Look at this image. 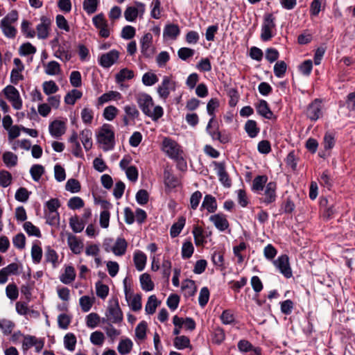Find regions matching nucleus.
<instances>
[{"label": "nucleus", "instance_id": "1", "mask_svg": "<svg viewBox=\"0 0 355 355\" xmlns=\"http://www.w3.org/2000/svg\"><path fill=\"white\" fill-rule=\"evenodd\" d=\"M136 102L142 112L154 121L159 119L164 114V110L160 105L154 106L151 96L146 93H139L135 96Z\"/></svg>", "mask_w": 355, "mask_h": 355}, {"label": "nucleus", "instance_id": "2", "mask_svg": "<svg viewBox=\"0 0 355 355\" xmlns=\"http://www.w3.org/2000/svg\"><path fill=\"white\" fill-rule=\"evenodd\" d=\"M97 141L102 145L104 151H108L114 148L115 144V135L113 128L110 124L105 123L98 130Z\"/></svg>", "mask_w": 355, "mask_h": 355}, {"label": "nucleus", "instance_id": "3", "mask_svg": "<svg viewBox=\"0 0 355 355\" xmlns=\"http://www.w3.org/2000/svg\"><path fill=\"white\" fill-rule=\"evenodd\" d=\"M162 150L170 158L178 160L180 164H182L184 166H185L183 151L175 141L170 138H164L162 142Z\"/></svg>", "mask_w": 355, "mask_h": 355}, {"label": "nucleus", "instance_id": "4", "mask_svg": "<svg viewBox=\"0 0 355 355\" xmlns=\"http://www.w3.org/2000/svg\"><path fill=\"white\" fill-rule=\"evenodd\" d=\"M18 19V13L16 10H12L0 23V27L4 35L8 38H14L17 34V29L12 26Z\"/></svg>", "mask_w": 355, "mask_h": 355}, {"label": "nucleus", "instance_id": "5", "mask_svg": "<svg viewBox=\"0 0 355 355\" xmlns=\"http://www.w3.org/2000/svg\"><path fill=\"white\" fill-rule=\"evenodd\" d=\"M176 89V82L172 79L171 77L165 76L163 77L162 83L157 88V94L160 98L166 101L171 92Z\"/></svg>", "mask_w": 355, "mask_h": 355}, {"label": "nucleus", "instance_id": "6", "mask_svg": "<svg viewBox=\"0 0 355 355\" xmlns=\"http://www.w3.org/2000/svg\"><path fill=\"white\" fill-rule=\"evenodd\" d=\"M275 18L272 14H268L264 18L261 27V39L266 42L273 37V31L275 28Z\"/></svg>", "mask_w": 355, "mask_h": 355}, {"label": "nucleus", "instance_id": "7", "mask_svg": "<svg viewBox=\"0 0 355 355\" xmlns=\"http://www.w3.org/2000/svg\"><path fill=\"white\" fill-rule=\"evenodd\" d=\"M3 93L15 110H20L22 107L21 98L18 90L15 87L8 85L4 88Z\"/></svg>", "mask_w": 355, "mask_h": 355}, {"label": "nucleus", "instance_id": "8", "mask_svg": "<svg viewBox=\"0 0 355 355\" xmlns=\"http://www.w3.org/2000/svg\"><path fill=\"white\" fill-rule=\"evenodd\" d=\"M125 112L123 116V122L125 126L132 123L135 124V120L139 119L140 113L136 105L133 104L126 105L123 107Z\"/></svg>", "mask_w": 355, "mask_h": 355}, {"label": "nucleus", "instance_id": "9", "mask_svg": "<svg viewBox=\"0 0 355 355\" xmlns=\"http://www.w3.org/2000/svg\"><path fill=\"white\" fill-rule=\"evenodd\" d=\"M306 116L311 121H317L322 115V105L320 99H315L307 107Z\"/></svg>", "mask_w": 355, "mask_h": 355}, {"label": "nucleus", "instance_id": "10", "mask_svg": "<svg viewBox=\"0 0 355 355\" xmlns=\"http://www.w3.org/2000/svg\"><path fill=\"white\" fill-rule=\"evenodd\" d=\"M92 21L95 27L99 30L101 37L107 38L110 36V31L108 28L107 21L103 13L94 16L92 19Z\"/></svg>", "mask_w": 355, "mask_h": 355}, {"label": "nucleus", "instance_id": "11", "mask_svg": "<svg viewBox=\"0 0 355 355\" xmlns=\"http://www.w3.org/2000/svg\"><path fill=\"white\" fill-rule=\"evenodd\" d=\"M277 184L274 182H268L264 189L263 196L259 198L261 203L266 205L274 202L276 200Z\"/></svg>", "mask_w": 355, "mask_h": 355}, {"label": "nucleus", "instance_id": "12", "mask_svg": "<svg viewBox=\"0 0 355 355\" xmlns=\"http://www.w3.org/2000/svg\"><path fill=\"white\" fill-rule=\"evenodd\" d=\"M273 263L285 277H292V270L290 267L288 257L286 254L279 257Z\"/></svg>", "mask_w": 355, "mask_h": 355}, {"label": "nucleus", "instance_id": "13", "mask_svg": "<svg viewBox=\"0 0 355 355\" xmlns=\"http://www.w3.org/2000/svg\"><path fill=\"white\" fill-rule=\"evenodd\" d=\"M106 317L107 320L112 323H120L123 320V313L118 302L108 307Z\"/></svg>", "mask_w": 355, "mask_h": 355}, {"label": "nucleus", "instance_id": "14", "mask_svg": "<svg viewBox=\"0 0 355 355\" xmlns=\"http://www.w3.org/2000/svg\"><path fill=\"white\" fill-rule=\"evenodd\" d=\"M216 169L217 171V175L218 176L220 182L223 184L225 187L229 188L232 185L231 179L229 177L228 173L225 170V165L223 162H214Z\"/></svg>", "mask_w": 355, "mask_h": 355}, {"label": "nucleus", "instance_id": "15", "mask_svg": "<svg viewBox=\"0 0 355 355\" xmlns=\"http://www.w3.org/2000/svg\"><path fill=\"white\" fill-rule=\"evenodd\" d=\"M66 123L60 120H54L49 127V132L52 137L58 138L63 135L66 132Z\"/></svg>", "mask_w": 355, "mask_h": 355}, {"label": "nucleus", "instance_id": "16", "mask_svg": "<svg viewBox=\"0 0 355 355\" xmlns=\"http://www.w3.org/2000/svg\"><path fill=\"white\" fill-rule=\"evenodd\" d=\"M119 53L116 50H112L103 54L100 58V64L104 68H109L119 59Z\"/></svg>", "mask_w": 355, "mask_h": 355}, {"label": "nucleus", "instance_id": "17", "mask_svg": "<svg viewBox=\"0 0 355 355\" xmlns=\"http://www.w3.org/2000/svg\"><path fill=\"white\" fill-rule=\"evenodd\" d=\"M41 22L36 27L37 35L39 39H46L49 37L51 20L46 17L41 18Z\"/></svg>", "mask_w": 355, "mask_h": 355}, {"label": "nucleus", "instance_id": "18", "mask_svg": "<svg viewBox=\"0 0 355 355\" xmlns=\"http://www.w3.org/2000/svg\"><path fill=\"white\" fill-rule=\"evenodd\" d=\"M209 220L220 231H225L229 227L230 225L226 216L222 213L211 215L209 217Z\"/></svg>", "mask_w": 355, "mask_h": 355}, {"label": "nucleus", "instance_id": "19", "mask_svg": "<svg viewBox=\"0 0 355 355\" xmlns=\"http://www.w3.org/2000/svg\"><path fill=\"white\" fill-rule=\"evenodd\" d=\"M255 107L259 114L268 119H272L273 113L270 110L268 103L265 100H260L255 105Z\"/></svg>", "mask_w": 355, "mask_h": 355}, {"label": "nucleus", "instance_id": "20", "mask_svg": "<svg viewBox=\"0 0 355 355\" xmlns=\"http://www.w3.org/2000/svg\"><path fill=\"white\" fill-rule=\"evenodd\" d=\"M76 273L74 268L71 266H67L64 268V272L60 276V280L64 284H70L76 279Z\"/></svg>", "mask_w": 355, "mask_h": 355}, {"label": "nucleus", "instance_id": "21", "mask_svg": "<svg viewBox=\"0 0 355 355\" xmlns=\"http://www.w3.org/2000/svg\"><path fill=\"white\" fill-rule=\"evenodd\" d=\"M127 247L128 243L125 239L119 237L112 246V251L116 256H122L125 253Z\"/></svg>", "mask_w": 355, "mask_h": 355}, {"label": "nucleus", "instance_id": "22", "mask_svg": "<svg viewBox=\"0 0 355 355\" xmlns=\"http://www.w3.org/2000/svg\"><path fill=\"white\" fill-rule=\"evenodd\" d=\"M67 243L71 250L74 254H78L81 252L83 245L82 242L76 236L69 234L67 237Z\"/></svg>", "mask_w": 355, "mask_h": 355}, {"label": "nucleus", "instance_id": "23", "mask_svg": "<svg viewBox=\"0 0 355 355\" xmlns=\"http://www.w3.org/2000/svg\"><path fill=\"white\" fill-rule=\"evenodd\" d=\"M133 261L137 270L142 271L146 266L147 257L143 252L137 250L134 253Z\"/></svg>", "mask_w": 355, "mask_h": 355}, {"label": "nucleus", "instance_id": "24", "mask_svg": "<svg viewBox=\"0 0 355 355\" xmlns=\"http://www.w3.org/2000/svg\"><path fill=\"white\" fill-rule=\"evenodd\" d=\"M216 198L211 195H206L204 198L201 208H204L209 213H214L217 210Z\"/></svg>", "mask_w": 355, "mask_h": 355}, {"label": "nucleus", "instance_id": "25", "mask_svg": "<svg viewBox=\"0 0 355 355\" xmlns=\"http://www.w3.org/2000/svg\"><path fill=\"white\" fill-rule=\"evenodd\" d=\"M268 181L266 175H258L254 178L252 181V190L257 193H260L263 190L264 187Z\"/></svg>", "mask_w": 355, "mask_h": 355}, {"label": "nucleus", "instance_id": "26", "mask_svg": "<svg viewBox=\"0 0 355 355\" xmlns=\"http://www.w3.org/2000/svg\"><path fill=\"white\" fill-rule=\"evenodd\" d=\"M122 98L121 93L116 91H110L105 93L98 98V103L103 105L110 101H118Z\"/></svg>", "mask_w": 355, "mask_h": 355}, {"label": "nucleus", "instance_id": "27", "mask_svg": "<svg viewBox=\"0 0 355 355\" xmlns=\"http://www.w3.org/2000/svg\"><path fill=\"white\" fill-rule=\"evenodd\" d=\"M180 34L179 26L176 24L166 25L164 29L163 35L164 37H168L175 40Z\"/></svg>", "mask_w": 355, "mask_h": 355}, {"label": "nucleus", "instance_id": "28", "mask_svg": "<svg viewBox=\"0 0 355 355\" xmlns=\"http://www.w3.org/2000/svg\"><path fill=\"white\" fill-rule=\"evenodd\" d=\"M186 219L184 217L181 216L178 218V221L175 223L171 227L170 234L172 238L177 237L182 230L185 225Z\"/></svg>", "mask_w": 355, "mask_h": 355}, {"label": "nucleus", "instance_id": "29", "mask_svg": "<svg viewBox=\"0 0 355 355\" xmlns=\"http://www.w3.org/2000/svg\"><path fill=\"white\" fill-rule=\"evenodd\" d=\"M92 135L91 130L87 129L83 130L80 135L81 142L87 151L92 147Z\"/></svg>", "mask_w": 355, "mask_h": 355}, {"label": "nucleus", "instance_id": "30", "mask_svg": "<svg viewBox=\"0 0 355 355\" xmlns=\"http://www.w3.org/2000/svg\"><path fill=\"white\" fill-rule=\"evenodd\" d=\"M133 343L129 338L121 340L117 347L118 352L121 355L129 354L132 349Z\"/></svg>", "mask_w": 355, "mask_h": 355}, {"label": "nucleus", "instance_id": "31", "mask_svg": "<svg viewBox=\"0 0 355 355\" xmlns=\"http://www.w3.org/2000/svg\"><path fill=\"white\" fill-rule=\"evenodd\" d=\"M44 71L49 76L58 75L61 71L60 65L56 61H51L44 65Z\"/></svg>", "mask_w": 355, "mask_h": 355}, {"label": "nucleus", "instance_id": "32", "mask_svg": "<svg viewBox=\"0 0 355 355\" xmlns=\"http://www.w3.org/2000/svg\"><path fill=\"white\" fill-rule=\"evenodd\" d=\"M3 161L8 168L14 167L17 164L18 157L12 152L6 151L3 154Z\"/></svg>", "mask_w": 355, "mask_h": 355}, {"label": "nucleus", "instance_id": "33", "mask_svg": "<svg viewBox=\"0 0 355 355\" xmlns=\"http://www.w3.org/2000/svg\"><path fill=\"white\" fill-rule=\"evenodd\" d=\"M82 96V92L76 89H73L68 92L64 96V103L67 105H74L76 101L80 99Z\"/></svg>", "mask_w": 355, "mask_h": 355}, {"label": "nucleus", "instance_id": "34", "mask_svg": "<svg viewBox=\"0 0 355 355\" xmlns=\"http://www.w3.org/2000/svg\"><path fill=\"white\" fill-rule=\"evenodd\" d=\"M141 286L144 291H150L154 288V283L151 280V277L149 274L144 273L140 276Z\"/></svg>", "mask_w": 355, "mask_h": 355}, {"label": "nucleus", "instance_id": "35", "mask_svg": "<svg viewBox=\"0 0 355 355\" xmlns=\"http://www.w3.org/2000/svg\"><path fill=\"white\" fill-rule=\"evenodd\" d=\"M69 225L74 232L78 233L83 230L85 221L79 219L78 216H73L69 219Z\"/></svg>", "mask_w": 355, "mask_h": 355}, {"label": "nucleus", "instance_id": "36", "mask_svg": "<svg viewBox=\"0 0 355 355\" xmlns=\"http://www.w3.org/2000/svg\"><path fill=\"white\" fill-rule=\"evenodd\" d=\"M45 261L52 263L53 268H56L58 264V255L57 252L50 247H48L46 250Z\"/></svg>", "mask_w": 355, "mask_h": 355}, {"label": "nucleus", "instance_id": "37", "mask_svg": "<svg viewBox=\"0 0 355 355\" xmlns=\"http://www.w3.org/2000/svg\"><path fill=\"white\" fill-rule=\"evenodd\" d=\"M134 77V72L127 68L121 69L115 76L116 81L118 83L124 82L126 80L132 79Z\"/></svg>", "mask_w": 355, "mask_h": 355}, {"label": "nucleus", "instance_id": "38", "mask_svg": "<svg viewBox=\"0 0 355 355\" xmlns=\"http://www.w3.org/2000/svg\"><path fill=\"white\" fill-rule=\"evenodd\" d=\"M194 236L195 243L197 246L202 245L205 242V238L203 234V229L200 226H195L192 231Z\"/></svg>", "mask_w": 355, "mask_h": 355}, {"label": "nucleus", "instance_id": "39", "mask_svg": "<svg viewBox=\"0 0 355 355\" xmlns=\"http://www.w3.org/2000/svg\"><path fill=\"white\" fill-rule=\"evenodd\" d=\"M159 304L157 299L155 295H150L145 306V311L148 314H153Z\"/></svg>", "mask_w": 355, "mask_h": 355}, {"label": "nucleus", "instance_id": "40", "mask_svg": "<svg viewBox=\"0 0 355 355\" xmlns=\"http://www.w3.org/2000/svg\"><path fill=\"white\" fill-rule=\"evenodd\" d=\"M245 130L248 135L253 138L255 137L259 132V128H257V122L253 120H248L245 125Z\"/></svg>", "mask_w": 355, "mask_h": 355}, {"label": "nucleus", "instance_id": "41", "mask_svg": "<svg viewBox=\"0 0 355 355\" xmlns=\"http://www.w3.org/2000/svg\"><path fill=\"white\" fill-rule=\"evenodd\" d=\"M174 346L178 349H183L190 347V340L185 336H177L174 339Z\"/></svg>", "mask_w": 355, "mask_h": 355}, {"label": "nucleus", "instance_id": "42", "mask_svg": "<svg viewBox=\"0 0 355 355\" xmlns=\"http://www.w3.org/2000/svg\"><path fill=\"white\" fill-rule=\"evenodd\" d=\"M119 110L114 105L106 107L103 113V117L107 121H113L119 113Z\"/></svg>", "mask_w": 355, "mask_h": 355}, {"label": "nucleus", "instance_id": "43", "mask_svg": "<svg viewBox=\"0 0 355 355\" xmlns=\"http://www.w3.org/2000/svg\"><path fill=\"white\" fill-rule=\"evenodd\" d=\"M139 15V10L136 7L128 6L124 12L125 19L128 21H134Z\"/></svg>", "mask_w": 355, "mask_h": 355}, {"label": "nucleus", "instance_id": "44", "mask_svg": "<svg viewBox=\"0 0 355 355\" xmlns=\"http://www.w3.org/2000/svg\"><path fill=\"white\" fill-rule=\"evenodd\" d=\"M213 118H211L207 126V130L209 134L211 136L213 139L219 140L221 143H226L227 141V138L226 137L222 136L220 132L218 130H210L211 125L213 122Z\"/></svg>", "mask_w": 355, "mask_h": 355}, {"label": "nucleus", "instance_id": "45", "mask_svg": "<svg viewBox=\"0 0 355 355\" xmlns=\"http://www.w3.org/2000/svg\"><path fill=\"white\" fill-rule=\"evenodd\" d=\"M43 91L46 95L55 94L59 87L53 80L45 81L42 84Z\"/></svg>", "mask_w": 355, "mask_h": 355}, {"label": "nucleus", "instance_id": "46", "mask_svg": "<svg viewBox=\"0 0 355 355\" xmlns=\"http://www.w3.org/2000/svg\"><path fill=\"white\" fill-rule=\"evenodd\" d=\"M32 178L37 182L44 173V168L40 164H34L30 170Z\"/></svg>", "mask_w": 355, "mask_h": 355}, {"label": "nucleus", "instance_id": "47", "mask_svg": "<svg viewBox=\"0 0 355 355\" xmlns=\"http://www.w3.org/2000/svg\"><path fill=\"white\" fill-rule=\"evenodd\" d=\"M31 257H32L33 261L35 263H39L42 260V248L36 243H34L32 246Z\"/></svg>", "mask_w": 355, "mask_h": 355}, {"label": "nucleus", "instance_id": "48", "mask_svg": "<svg viewBox=\"0 0 355 355\" xmlns=\"http://www.w3.org/2000/svg\"><path fill=\"white\" fill-rule=\"evenodd\" d=\"M80 182L73 178L69 179L65 184V189L71 193H78L80 191Z\"/></svg>", "mask_w": 355, "mask_h": 355}, {"label": "nucleus", "instance_id": "49", "mask_svg": "<svg viewBox=\"0 0 355 355\" xmlns=\"http://www.w3.org/2000/svg\"><path fill=\"white\" fill-rule=\"evenodd\" d=\"M147 323L145 321L141 322L135 329V336L139 340H143L146 336Z\"/></svg>", "mask_w": 355, "mask_h": 355}, {"label": "nucleus", "instance_id": "50", "mask_svg": "<svg viewBox=\"0 0 355 355\" xmlns=\"http://www.w3.org/2000/svg\"><path fill=\"white\" fill-rule=\"evenodd\" d=\"M24 228L29 236H35L41 237V232L38 227L35 226L32 223L27 221L24 224Z\"/></svg>", "mask_w": 355, "mask_h": 355}, {"label": "nucleus", "instance_id": "51", "mask_svg": "<svg viewBox=\"0 0 355 355\" xmlns=\"http://www.w3.org/2000/svg\"><path fill=\"white\" fill-rule=\"evenodd\" d=\"M194 251V248L192 243L189 241H185L182 247V257L183 259L190 258Z\"/></svg>", "mask_w": 355, "mask_h": 355}, {"label": "nucleus", "instance_id": "52", "mask_svg": "<svg viewBox=\"0 0 355 355\" xmlns=\"http://www.w3.org/2000/svg\"><path fill=\"white\" fill-rule=\"evenodd\" d=\"M158 82L156 74L150 72L145 73L142 76V83L146 86H152Z\"/></svg>", "mask_w": 355, "mask_h": 355}, {"label": "nucleus", "instance_id": "53", "mask_svg": "<svg viewBox=\"0 0 355 355\" xmlns=\"http://www.w3.org/2000/svg\"><path fill=\"white\" fill-rule=\"evenodd\" d=\"M85 205V202L83 200L78 196H74L71 198L68 202L67 206L71 209H78L83 207Z\"/></svg>", "mask_w": 355, "mask_h": 355}, {"label": "nucleus", "instance_id": "54", "mask_svg": "<svg viewBox=\"0 0 355 355\" xmlns=\"http://www.w3.org/2000/svg\"><path fill=\"white\" fill-rule=\"evenodd\" d=\"M64 344L65 347L69 351H73L76 344V336L71 333L66 334L64 338Z\"/></svg>", "mask_w": 355, "mask_h": 355}, {"label": "nucleus", "instance_id": "55", "mask_svg": "<svg viewBox=\"0 0 355 355\" xmlns=\"http://www.w3.org/2000/svg\"><path fill=\"white\" fill-rule=\"evenodd\" d=\"M98 0H84L83 8L87 14L94 13L97 10Z\"/></svg>", "mask_w": 355, "mask_h": 355}, {"label": "nucleus", "instance_id": "56", "mask_svg": "<svg viewBox=\"0 0 355 355\" xmlns=\"http://www.w3.org/2000/svg\"><path fill=\"white\" fill-rule=\"evenodd\" d=\"M287 69V65L284 61H279L274 66V73L278 78L284 76Z\"/></svg>", "mask_w": 355, "mask_h": 355}, {"label": "nucleus", "instance_id": "57", "mask_svg": "<svg viewBox=\"0 0 355 355\" xmlns=\"http://www.w3.org/2000/svg\"><path fill=\"white\" fill-rule=\"evenodd\" d=\"M30 193L26 188L20 187L17 190L15 197L17 201L25 202L28 200Z\"/></svg>", "mask_w": 355, "mask_h": 355}, {"label": "nucleus", "instance_id": "58", "mask_svg": "<svg viewBox=\"0 0 355 355\" xmlns=\"http://www.w3.org/2000/svg\"><path fill=\"white\" fill-rule=\"evenodd\" d=\"M71 85L73 87H79L82 85L81 74L78 71H73L69 76Z\"/></svg>", "mask_w": 355, "mask_h": 355}, {"label": "nucleus", "instance_id": "59", "mask_svg": "<svg viewBox=\"0 0 355 355\" xmlns=\"http://www.w3.org/2000/svg\"><path fill=\"white\" fill-rule=\"evenodd\" d=\"M14 327L15 324L12 321L8 320H0V329L5 335L10 334Z\"/></svg>", "mask_w": 355, "mask_h": 355}, {"label": "nucleus", "instance_id": "60", "mask_svg": "<svg viewBox=\"0 0 355 355\" xmlns=\"http://www.w3.org/2000/svg\"><path fill=\"white\" fill-rule=\"evenodd\" d=\"M6 293L7 297L12 300H16L19 295L18 288L14 284H10L6 286Z\"/></svg>", "mask_w": 355, "mask_h": 355}, {"label": "nucleus", "instance_id": "61", "mask_svg": "<svg viewBox=\"0 0 355 355\" xmlns=\"http://www.w3.org/2000/svg\"><path fill=\"white\" fill-rule=\"evenodd\" d=\"M96 289L97 296L101 299H105L109 293V287L107 285L102 284L101 282H98L96 284Z\"/></svg>", "mask_w": 355, "mask_h": 355}, {"label": "nucleus", "instance_id": "62", "mask_svg": "<svg viewBox=\"0 0 355 355\" xmlns=\"http://www.w3.org/2000/svg\"><path fill=\"white\" fill-rule=\"evenodd\" d=\"M90 340L94 345L101 346L105 340L104 334L101 331H94L91 334Z\"/></svg>", "mask_w": 355, "mask_h": 355}, {"label": "nucleus", "instance_id": "63", "mask_svg": "<svg viewBox=\"0 0 355 355\" xmlns=\"http://www.w3.org/2000/svg\"><path fill=\"white\" fill-rule=\"evenodd\" d=\"M12 181V175L7 171H0V186L3 187H6L11 184Z\"/></svg>", "mask_w": 355, "mask_h": 355}, {"label": "nucleus", "instance_id": "64", "mask_svg": "<svg viewBox=\"0 0 355 355\" xmlns=\"http://www.w3.org/2000/svg\"><path fill=\"white\" fill-rule=\"evenodd\" d=\"M36 52V48L30 42L23 44L19 48V53L21 55H28L34 54Z\"/></svg>", "mask_w": 355, "mask_h": 355}]
</instances>
